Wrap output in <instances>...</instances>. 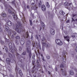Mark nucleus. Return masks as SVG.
Listing matches in <instances>:
<instances>
[{
	"instance_id": "1",
	"label": "nucleus",
	"mask_w": 77,
	"mask_h": 77,
	"mask_svg": "<svg viewBox=\"0 0 77 77\" xmlns=\"http://www.w3.org/2000/svg\"><path fill=\"white\" fill-rule=\"evenodd\" d=\"M9 46L10 48L9 51L11 53H14V51H17V49L16 47H15V46L14 43L13 44V47L12 43L10 42L9 44Z\"/></svg>"
},
{
	"instance_id": "2",
	"label": "nucleus",
	"mask_w": 77,
	"mask_h": 77,
	"mask_svg": "<svg viewBox=\"0 0 77 77\" xmlns=\"http://www.w3.org/2000/svg\"><path fill=\"white\" fill-rule=\"evenodd\" d=\"M8 7L9 9L8 10V12L9 14H12L14 18H17V14H16L14 12H13L11 10H14V9H13V8H12V7L10 6V5H9ZM10 9H11V10Z\"/></svg>"
},
{
	"instance_id": "3",
	"label": "nucleus",
	"mask_w": 77,
	"mask_h": 77,
	"mask_svg": "<svg viewBox=\"0 0 77 77\" xmlns=\"http://www.w3.org/2000/svg\"><path fill=\"white\" fill-rule=\"evenodd\" d=\"M26 52L28 53L30 59V58H32V53H31V51H30V49H29L27 48L26 49Z\"/></svg>"
},
{
	"instance_id": "4",
	"label": "nucleus",
	"mask_w": 77,
	"mask_h": 77,
	"mask_svg": "<svg viewBox=\"0 0 77 77\" xmlns=\"http://www.w3.org/2000/svg\"><path fill=\"white\" fill-rule=\"evenodd\" d=\"M14 62H15V60H11L10 59L7 58L6 59V62L8 64V65H10V62H11V63H13Z\"/></svg>"
},
{
	"instance_id": "5",
	"label": "nucleus",
	"mask_w": 77,
	"mask_h": 77,
	"mask_svg": "<svg viewBox=\"0 0 77 77\" xmlns=\"http://www.w3.org/2000/svg\"><path fill=\"white\" fill-rule=\"evenodd\" d=\"M55 42L56 43L59 45H62V42H61L60 40L59 39H57L56 40Z\"/></svg>"
},
{
	"instance_id": "6",
	"label": "nucleus",
	"mask_w": 77,
	"mask_h": 77,
	"mask_svg": "<svg viewBox=\"0 0 77 77\" xmlns=\"http://www.w3.org/2000/svg\"><path fill=\"white\" fill-rule=\"evenodd\" d=\"M50 33L52 35H54L55 33V31L53 29H51L50 30Z\"/></svg>"
},
{
	"instance_id": "7",
	"label": "nucleus",
	"mask_w": 77,
	"mask_h": 77,
	"mask_svg": "<svg viewBox=\"0 0 77 77\" xmlns=\"http://www.w3.org/2000/svg\"><path fill=\"white\" fill-rule=\"evenodd\" d=\"M25 40L23 38H22L20 39V44L22 45H23L25 43Z\"/></svg>"
},
{
	"instance_id": "8",
	"label": "nucleus",
	"mask_w": 77,
	"mask_h": 77,
	"mask_svg": "<svg viewBox=\"0 0 77 77\" xmlns=\"http://www.w3.org/2000/svg\"><path fill=\"white\" fill-rule=\"evenodd\" d=\"M6 23L8 26H12V22L9 20H7Z\"/></svg>"
},
{
	"instance_id": "9",
	"label": "nucleus",
	"mask_w": 77,
	"mask_h": 77,
	"mask_svg": "<svg viewBox=\"0 0 77 77\" xmlns=\"http://www.w3.org/2000/svg\"><path fill=\"white\" fill-rule=\"evenodd\" d=\"M41 8L43 11H45V10H46V8L45 7V5H42L41 6Z\"/></svg>"
},
{
	"instance_id": "10",
	"label": "nucleus",
	"mask_w": 77,
	"mask_h": 77,
	"mask_svg": "<svg viewBox=\"0 0 77 77\" xmlns=\"http://www.w3.org/2000/svg\"><path fill=\"white\" fill-rule=\"evenodd\" d=\"M61 70L62 71V74L63 75L66 76V71L64 70H63V69H61Z\"/></svg>"
},
{
	"instance_id": "11",
	"label": "nucleus",
	"mask_w": 77,
	"mask_h": 77,
	"mask_svg": "<svg viewBox=\"0 0 77 77\" xmlns=\"http://www.w3.org/2000/svg\"><path fill=\"white\" fill-rule=\"evenodd\" d=\"M32 9H34V10H37L38 9V6L36 5H35L34 6L31 7Z\"/></svg>"
},
{
	"instance_id": "12",
	"label": "nucleus",
	"mask_w": 77,
	"mask_h": 77,
	"mask_svg": "<svg viewBox=\"0 0 77 77\" xmlns=\"http://www.w3.org/2000/svg\"><path fill=\"white\" fill-rule=\"evenodd\" d=\"M15 30L16 31H17L18 33H20L21 32V29H19V28L17 27L15 29Z\"/></svg>"
},
{
	"instance_id": "13",
	"label": "nucleus",
	"mask_w": 77,
	"mask_h": 77,
	"mask_svg": "<svg viewBox=\"0 0 77 77\" xmlns=\"http://www.w3.org/2000/svg\"><path fill=\"white\" fill-rule=\"evenodd\" d=\"M50 47H51V45H50L49 43L46 44L45 46V47L47 48H49Z\"/></svg>"
},
{
	"instance_id": "14",
	"label": "nucleus",
	"mask_w": 77,
	"mask_h": 77,
	"mask_svg": "<svg viewBox=\"0 0 77 77\" xmlns=\"http://www.w3.org/2000/svg\"><path fill=\"white\" fill-rule=\"evenodd\" d=\"M64 5L66 6H69V5H72V3H68L67 2H66L65 3H64Z\"/></svg>"
},
{
	"instance_id": "15",
	"label": "nucleus",
	"mask_w": 77,
	"mask_h": 77,
	"mask_svg": "<svg viewBox=\"0 0 77 77\" xmlns=\"http://www.w3.org/2000/svg\"><path fill=\"white\" fill-rule=\"evenodd\" d=\"M64 38L65 39H66V41L69 42V36H64Z\"/></svg>"
},
{
	"instance_id": "16",
	"label": "nucleus",
	"mask_w": 77,
	"mask_h": 77,
	"mask_svg": "<svg viewBox=\"0 0 77 77\" xmlns=\"http://www.w3.org/2000/svg\"><path fill=\"white\" fill-rule=\"evenodd\" d=\"M77 35V33H73L72 34V38H75V36H76Z\"/></svg>"
},
{
	"instance_id": "17",
	"label": "nucleus",
	"mask_w": 77,
	"mask_h": 77,
	"mask_svg": "<svg viewBox=\"0 0 77 77\" xmlns=\"http://www.w3.org/2000/svg\"><path fill=\"white\" fill-rule=\"evenodd\" d=\"M9 56L10 57H15V55L13 54V55H12L11 53H9Z\"/></svg>"
},
{
	"instance_id": "18",
	"label": "nucleus",
	"mask_w": 77,
	"mask_h": 77,
	"mask_svg": "<svg viewBox=\"0 0 77 77\" xmlns=\"http://www.w3.org/2000/svg\"><path fill=\"white\" fill-rule=\"evenodd\" d=\"M30 44L27 43L26 45V47H27L26 49H27V48H28L29 50H30Z\"/></svg>"
},
{
	"instance_id": "19",
	"label": "nucleus",
	"mask_w": 77,
	"mask_h": 77,
	"mask_svg": "<svg viewBox=\"0 0 77 77\" xmlns=\"http://www.w3.org/2000/svg\"><path fill=\"white\" fill-rule=\"evenodd\" d=\"M40 59V57H38V59L37 60L36 63L37 64L39 63V62H41Z\"/></svg>"
},
{
	"instance_id": "20",
	"label": "nucleus",
	"mask_w": 77,
	"mask_h": 77,
	"mask_svg": "<svg viewBox=\"0 0 77 77\" xmlns=\"http://www.w3.org/2000/svg\"><path fill=\"white\" fill-rule=\"evenodd\" d=\"M60 13L61 15H63L64 14H65V12L63 11L62 10H61L60 11Z\"/></svg>"
},
{
	"instance_id": "21",
	"label": "nucleus",
	"mask_w": 77,
	"mask_h": 77,
	"mask_svg": "<svg viewBox=\"0 0 77 77\" xmlns=\"http://www.w3.org/2000/svg\"><path fill=\"white\" fill-rule=\"evenodd\" d=\"M74 72L72 71L71 70L70 71V72H69V74L70 75H74Z\"/></svg>"
},
{
	"instance_id": "22",
	"label": "nucleus",
	"mask_w": 77,
	"mask_h": 77,
	"mask_svg": "<svg viewBox=\"0 0 77 77\" xmlns=\"http://www.w3.org/2000/svg\"><path fill=\"white\" fill-rule=\"evenodd\" d=\"M34 3H35V1L34 0H32L30 2V3L31 5H32V6H33V5H34Z\"/></svg>"
},
{
	"instance_id": "23",
	"label": "nucleus",
	"mask_w": 77,
	"mask_h": 77,
	"mask_svg": "<svg viewBox=\"0 0 77 77\" xmlns=\"http://www.w3.org/2000/svg\"><path fill=\"white\" fill-rule=\"evenodd\" d=\"M15 43L17 45H18L19 44V41L17 40L16 39L15 40Z\"/></svg>"
},
{
	"instance_id": "24",
	"label": "nucleus",
	"mask_w": 77,
	"mask_h": 77,
	"mask_svg": "<svg viewBox=\"0 0 77 77\" xmlns=\"http://www.w3.org/2000/svg\"><path fill=\"white\" fill-rule=\"evenodd\" d=\"M19 65H20V66H22V62L21 61H19L17 63Z\"/></svg>"
},
{
	"instance_id": "25",
	"label": "nucleus",
	"mask_w": 77,
	"mask_h": 77,
	"mask_svg": "<svg viewBox=\"0 0 77 77\" xmlns=\"http://www.w3.org/2000/svg\"><path fill=\"white\" fill-rule=\"evenodd\" d=\"M42 47H43V48H44V46L45 47V45H46V44L45 43L42 42Z\"/></svg>"
},
{
	"instance_id": "26",
	"label": "nucleus",
	"mask_w": 77,
	"mask_h": 77,
	"mask_svg": "<svg viewBox=\"0 0 77 77\" xmlns=\"http://www.w3.org/2000/svg\"><path fill=\"white\" fill-rule=\"evenodd\" d=\"M64 58H63V62H66V56H65V55H64Z\"/></svg>"
},
{
	"instance_id": "27",
	"label": "nucleus",
	"mask_w": 77,
	"mask_h": 77,
	"mask_svg": "<svg viewBox=\"0 0 77 77\" xmlns=\"http://www.w3.org/2000/svg\"><path fill=\"white\" fill-rule=\"evenodd\" d=\"M1 16L2 17H6V14H5V13L2 12L1 14Z\"/></svg>"
},
{
	"instance_id": "28",
	"label": "nucleus",
	"mask_w": 77,
	"mask_h": 77,
	"mask_svg": "<svg viewBox=\"0 0 77 77\" xmlns=\"http://www.w3.org/2000/svg\"><path fill=\"white\" fill-rule=\"evenodd\" d=\"M11 3H12L13 5H14L15 6H16V4L15 3V0H14V1H12Z\"/></svg>"
},
{
	"instance_id": "29",
	"label": "nucleus",
	"mask_w": 77,
	"mask_h": 77,
	"mask_svg": "<svg viewBox=\"0 0 77 77\" xmlns=\"http://www.w3.org/2000/svg\"><path fill=\"white\" fill-rule=\"evenodd\" d=\"M46 6L47 8H50V5H49V3L48 2H47L46 4Z\"/></svg>"
},
{
	"instance_id": "30",
	"label": "nucleus",
	"mask_w": 77,
	"mask_h": 77,
	"mask_svg": "<svg viewBox=\"0 0 77 77\" xmlns=\"http://www.w3.org/2000/svg\"><path fill=\"white\" fill-rule=\"evenodd\" d=\"M42 5V2L41 1H40V2L38 3V7H41V5Z\"/></svg>"
},
{
	"instance_id": "31",
	"label": "nucleus",
	"mask_w": 77,
	"mask_h": 77,
	"mask_svg": "<svg viewBox=\"0 0 77 77\" xmlns=\"http://www.w3.org/2000/svg\"><path fill=\"white\" fill-rule=\"evenodd\" d=\"M5 30L6 31H8L9 30V27L8 26H5Z\"/></svg>"
},
{
	"instance_id": "32",
	"label": "nucleus",
	"mask_w": 77,
	"mask_h": 77,
	"mask_svg": "<svg viewBox=\"0 0 77 77\" xmlns=\"http://www.w3.org/2000/svg\"><path fill=\"white\" fill-rule=\"evenodd\" d=\"M16 56H17V57L18 58L19 57H20V56H21L18 53H16Z\"/></svg>"
},
{
	"instance_id": "33",
	"label": "nucleus",
	"mask_w": 77,
	"mask_h": 77,
	"mask_svg": "<svg viewBox=\"0 0 77 77\" xmlns=\"http://www.w3.org/2000/svg\"><path fill=\"white\" fill-rule=\"evenodd\" d=\"M41 24L42 27H45V25L43 22H41Z\"/></svg>"
},
{
	"instance_id": "34",
	"label": "nucleus",
	"mask_w": 77,
	"mask_h": 77,
	"mask_svg": "<svg viewBox=\"0 0 77 77\" xmlns=\"http://www.w3.org/2000/svg\"><path fill=\"white\" fill-rule=\"evenodd\" d=\"M29 22H30V25L31 26H32V20H29Z\"/></svg>"
},
{
	"instance_id": "35",
	"label": "nucleus",
	"mask_w": 77,
	"mask_h": 77,
	"mask_svg": "<svg viewBox=\"0 0 77 77\" xmlns=\"http://www.w3.org/2000/svg\"><path fill=\"white\" fill-rule=\"evenodd\" d=\"M42 41L43 42H44V41H46V40L45 39V38H43L42 39Z\"/></svg>"
},
{
	"instance_id": "36",
	"label": "nucleus",
	"mask_w": 77,
	"mask_h": 77,
	"mask_svg": "<svg viewBox=\"0 0 77 77\" xmlns=\"http://www.w3.org/2000/svg\"><path fill=\"white\" fill-rule=\"evenodd\" d=\"M5 48L6 50V52H8V48H7V47L6 46H5Z\"/></svg>"
},
{
	"instance_id": "37",
	"label": "nucleus",
	"mask_w": 77,
	"mask_h": 77,
	"mask_svg": "<svg viewBox=\"0 0 77 77\" xmlns=\"http://www.w3.org/2000/svg\"><path fill=\"white\" fill-rule=\"evenodd\" d=\"M16 39H20V36H19L17 35L15 37Z\"/></svg>"
},
{
	"instance_id": "38",
	"label": "nucleus",
	"mask_w": 77,
	"mask_h": 77,
	"mask_svg": "<svg viewBox=\"0 0 77 77\" xmlns=\"http://www.w3.org/2000/svg\"><path fill=\"white\" fill-rule=\"evenodd\" d=\"M22 55H26V52H23L22 54Z\"/></svg>"
},
{
	"instance_id": "39",
	"label": "nucleus",
	"mask_w": 77,
	"mask_h": 77,
	"mask_svg": "<svg viewBox=\"0 0 77 77\" xmlns=\"http://www.w3.org/2000/svg\"><path fill=\"white\" fill-rule=\"evenodd\" d=\"M35 55L34 54L32 57V58L33 59V60H35Z\"/></svg>"
},
{
	"instance_id": "40",
	"label": "nucleus",
	"mask_w": 77,
	"mask_h": 77,
	"mask_svg": "<svg viewBox=\"0 0 77 77\" xmlns=\"http://www.w3.org/2000/svg\"><path fill=\"white\" fill-rule=\"evenodd\" d=\"M13 33L14 34V35H15L17 34V33L15 31H12Z\"/></svg>"
},
{
	"instance_id": "41",
	"label": "nucleus",
	"mask_w": 77,
	"mask_h": 77,
	"mask_svg": "<svg viewBox=\"0 0 77 77\" xmlns=\"http://www.w3.org/2000/svg\"><path fill=\"white\" fill-rule=\"evenodd\" d=\"M60 67L61 68H63V67H64V65L62 64H61L60 65Z\"/></svg>"
},
{
	"instance_id": "42",
	"label": "nucleus",
	"mask_w": 77,
	"mask_h": 77,
	"mask_svg": "<svg viewBox=\"0 0 77 77\" xmlns=\"http://www.w3.org/2000/svg\"><path fill=\"white\" fill-rule=\"evenodd\" d=\"M46 57L48 59H49L50 58V57L48 55L46 56Z\"/></svg>"
},
{
	"instance_id": "43",
	"label": "nucleus",
	"mask_w": 77,
	"mask_h": 77,
	"mask_svg": "<svg viewBox=\"0 0 77 77\" xmlns=\"http://www.w3.org/2000/svg\"><path fill=\"white\" fill-rule=\"evenodd\" d=\"M19 50L20 51H21V50H22V48L21 47H19Z\"/></svg>"
},
{
	"instance_id": "44",
	"label": "nucleus",
	"mask_w": 77,
	"mask_h": 77,
	"mask_svg": "<svg viewBox=\"0 0 77 77\" xmlns=\"http://www.w3.org/2000/svg\"><path fill=\"white\" fill-rule=\"evenodd\" d=\"M77 14H72V16L73 17H75V16H77Z\"/></svg>"
},
{
	"instance_id": "45",
	"label": "nucleus",
	"mask_w": 77,
	"mask_h": 77,
	"mask_svg": "<svg viewBox=\"0 0 77 77\" xmlns=\"http://www.w3.org/2000/svg\"><path fill=\"white\" fill-rule=\"evenodd\" d=\"M10 77H14V76L12 74H10Z\"/></svg>"
},
{
	"instance_id": "46",
	"label": "nucleus",
	"mask_w": 77,
	"mask_h": 77,
	"mask_svg": "<svg viewBox=\"0 0 77 77\" xmlns=\"http://www.w3.org/2000/svg\"><path fill=\"white\" fill-rule=\"evenodd\" d=\"M32 64L33 65H35V60L32 61Z\"/></svg>"
},
{
	"instance_id": "47",
	"label": "nucleus",
	"mask_w": 77,
	"mask_h": 77,
	"mask_svg": "<svg viewBox=\"0 0 77 77\" xmlns=\"http://www.w3.org/2000/svg\"><path fill=\"white\" fill-rule=\"evenodd\" d=\"M72 21H74V22L75 21V20H74V19L73 18H72Z\"/></svg>"
},
{
	"instance_id": "48",
	"label": "nucleus",
	"mask_w": 77,
	"mask_h": 77,
	"mask_svg": "<svg viewBox=\"0 0 77 77\" xmlns=\"http://www.w3.org/2000/svg\"><path fill=\"white\" fill-rule=\"evenodd\" d=\"M44 57H42V60L43 61H45V60H44Z\"/></svg>"
},
{
	"instance_id": "49",
	"label": "nucleus",
	"mask_w": 77,
	"mask_h": 77,
	"mask_svg": "<svg viewBox=\"0 0 77 77\" xmlns=\"http://www.w3.org/2000/svg\"><path fill=\"white\" fill-rule=\"evenodd\" d=\"M18 24L20 26H22V24L21 23H19Z\"/></svg>"
},
{
	"instance_id": "50",
	"label": "nucleus",
	"mask_w": 77,
	"mask_h": 77,
	"mask_svg": "<svg viewBox=\"0 0 77 77\" xmlns=\"http://www.w3.org/2000/svg\"><path fill=\"white\" fill-rule=\"evenodd\" d=\"M31 13V16L33 18V14H32V13Z\"/></svg>"
},
{
	"instance_id": "51",
	"label": "nucleus",
	"mask_w": 77,
	"mask_h": 77,
	"mask_svg": "<svg viewBox=\"0 0 77 77\" xmlns=\"http://www.w3.org/2000/svg\"><path fill=\"white\" fill-rule=\"evenodd\" d=\"M66 23H69V20H67V21H66Z\"/></svg>"
},
{
	"instance_id": "52",
	"label": "nucleus",
	"mask_w": 77,
	"mask_h": 77,
	"mask_svg": "<svg viewBox=\"0 0 77 77\" xmlns=\"http://www.w3.org/2000/svg\"><path fill=\"white\" fill-rule=\"evenodd\" d=\"M35 38L37 39H38V36L37 35H36Z\"/></svg>"
},
{
	"instance_id": "53",
	"label": "nucleus",
	"mask_w": 77,
	"mask_h": 77,
	"mask_svg": "<svg viewBox=\"0 0 77 77\" xmlns=\"http://www.w3.org/2000/svg\"><path fill=\"white\" fill-rule=\"evenodd\" d=\"M2 28L0 26V32H2Z\"/></svg>"
},
{
	"instance_id": "54",
	"label": "nucleus",
	"mask_w": 77,
	"mask_h": 77,
	"mask_svg": "<svg viewBox=\"0 0 77 77\" xmlns=\"http://www.w3.org/2000/svg\"><path fill=\"white\" fill-rule=\"evenodd\" d=\"M29 5H27V9H29Z\"/></svg>"
},
{
	"instance_id": "55",
	"label": "nucleus",
	"mask_w": 77,
	"mask_h": 77,
	"mask_svg": "<svg viewBox=\"0 0 77 77\" xmlns=\"http://www.w3.org/2000/svg\"><path fill=\"white\" fill-rule=\"evenodd\" d=\"M11 37L12 38H14V34H13L11 36Z\"/></svg>"
},
{
	"instance_id": "56",
	"label": "nucleus",
	"mask_w": 77,
	"mask_h": 77,
	"mask_svg": "<svg viewBox=\"0 0 77 77\" xmlns=\"http://www.w3.org/2000/svg\"><path fill=\"white\" fill-rule=\"evenodd\" d=\"M74 70L75 71H76V72H77V69H76V68H75L74 69Z\"/></svg>"
},
{
	"instance_id": "57",
	"label": "nucleus",
	"mask_w": 77,
	"mask_h": 77,
	"mask_svg": "<svg viewBox=\"0 0 77 77\" xmlns=\"http://www.w3.org/2000/svg\"><path fill=\"white\" fill-rule=\"evenodd\" d=\"M42 51H44V48H43V47H42Z\"/></svg>"
},
{
	"instance_id": "58",
	"label": "nucleus",
	"mask_w": 77,
	"mask_h": 77,
	"mask_svg": "<svg viewBox=\"0 0 77 77\" xmlns=\"http://www.w3.org/2000/svg\"><path fill=\"white\" fill-rule=\"evenodd\" d=\"M39 48L40 50H41V47L40 46H39Z\"/></svg>"
},
{
	"instance_id": "59",
	"label": "nucleus",
	"mask_w": 77,
	"mask_h": 77,
	"mask_svg": "<svg viewBox=\"0 0 77 77\" xmlns=\"http://www.w3.org/2000/svg\"><path fill=\"white\" fill-rule=\"evenodd\" d=\"M55 69H56V71H57V67H56Z\"/></svg>"
},
{
	"instance_id": "60",
	"label": "nucleus",
	"mask_w": 77,
	"mask_h": 77,
	"mask_svg": "<svg viewBox=\"0 0 77 77\" xmlns=\"http://www.w3.org/2000/svg\"><path fill=\"white\" fill-rule=\"evenodd\" d=\"M32 38H33V36H32H32H31V39H32Z\"/></svg>"
},
{
	"instance_id": "61",
	"label": "nucleus",
	"mask_w": 77,
	"mask_h": 77,
	"mask_svg": "<svg viewBox=\"0 0 77 77\" xmlns=\"http://www.w3.org/2000/svg\"><path fill=\"white\" fill-rule=\"evenodd\" d=\"M35 68V66H34L33 67V69H34Z\"/></svg>"
},
{
	"instance_id": "62",
	"label": "nucleus",
	"mask_w": 77,
	"mask_h": 77,
	"mask_svg": "<svg viewBox=\"0 0 77 77\" xmlns=\"http://www.w3.org/2000/svg\"><path fill=\"white\" fill-rule=\"evenodd\" d=\"M75 77H77V74L75 75Z\"/></svg>"
},
{
	"instance_id": "63",
	"label": "nucleus",
	"mask_w": 77,
	"mask_h": 77,
	"mask_svg": "<svg viewBox=\"0 0 77 77\" xmlns=\"http://www.w3.org/2000/svg\"><path fill=\"white\" fill-rule=\"evenodd\" d=\"M42 29L41 27H40V30H41V29Z\"/></svg>"
},
{
	"instance_id": "64",
	"label": "nucleus",
	"mask_w": 77,
	"mask_h": 77,
	"mask_svg": "<svg viewBox=\"0 0 77 77\" xmlns=\"http://www.w3.org/2000/svg\"><path fill=\"white\" fill-rule=\"evenodd\" d=\"M75 21H77V19H75Z\"/></svg>"
}]
</instances>
